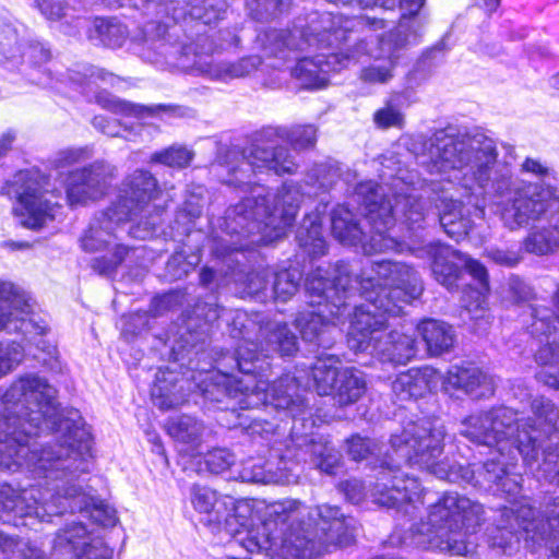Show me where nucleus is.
I'll use <instances>...</instances> for the list:
<instances>
[{"instance_id": "obj_1", "label": "nucleus", "mask_w": 559, "mask_h": 559, "mask_svg": "<svg viewBox=\"0 0 559 559\" xmlns=\"http://www.w3.org/2000/svg\"><path fill=\"white\" fill-rule=\"evenodd\" d=\"M56 394L45 378L26 373L0 399V469L26 471L37 480L22 490L1 484L0 509L40 521L70 510L112 526L115 510L81 485L90 469V428L78 412L61 416Z\"/></svg>"}, {"instance_id": "obj_2", "label": "nucleus", "mask_w": 559, "mask_h": 559, "mask_svg": "<svg viewBox=\"0 0 559 559\" xmlns=\"http://www.w3.org/2000/svg\"><path fill=\"white\" fill-rule=\"evenodd\" d=\"M421 164L432 175L456 182L469 195L496 200L498 215L510 230L528 228L522 249L538 257L559 250V189L549 180L555 171L527 157L521 171L538 181L513 178L510 157L498 158L496 142L480 132L436 131L423 143Z\"/></svg>"}, {"instance_id": "obj_3", "label": "nucleus", "mask_w": 559, "mask_h": 559, "mask_svg": "<svg viewBox=\"0 0 559 559\" xmlns=\"http://www.w3.org/2000/svg\"><path fill=\"white\" fill-rule=\"evenodd\" d=\"M280 139L288 141L296 150L309 148L316 144L317 128L313 124L264 128L248 147L242 151L229 148L212 165L214 175L226 185H253L251 197L227 211L225 225L230 240L222 238L216 241L213 252L218 258L253 246L270 245L283 237L295 221L302 199L297 183L285 182L272 197L274 205L271 206V194L266 188L251 181L255 171L270 170L282 175L296 170L297 165L289 151L277 145Z\"/></svg>"}, {"instance_id": "obj_4", "label": "nucleus", "mask_w": 559, "mask_h": 559, "mask_svg": "<svg viewBox=\"0 0 559 559\" xmlns=\"http://www.w3.org/2000/svg\"><path fill=\"white\" fill-rule=\"evenodd\" d=\"M360 288L366 302L355 306L347 332L349 349L383 362H408L417 353L416 340L388 331V317L400 316L405 305L421 295L424 287L418 273L406 263L377 261L361 271Z\"/></svg>"}, {"instance_id": "obj_5", "label": "nucleus", "mask_w": 559, "mask_h": 559, "mask_svg": "<svg viewBox=\"0 0 559 559\" xmlns=\"http://www.w3.org/2000/svg\"><path fill=\"white\" fill-rule=\"evenodd\" d=\"M354 519L328 503L313 509L285 499L266 507V519L243 542L247 552H265L272 559H314L330 547L354 540Z\"/></svg>"}, {"instance_id": "obj_6", "label": "nucleus", "mask_w": 559, "mask_h": 559, "mask_svg": "<svg viewBox=\"0 0 559 559\" xmlns=\"http://www.w3.org/2000/svg\"><path fill=\"white\" fill-rule=\"evenodd\" d=\"M382 185L369 180L357 185L355 197L366 211L370 225L367 240L355 215L344 205H337L331 214L332 235L346 246L361 245L366 254L386 251H403L400 234L395 230L396 215L401 214L402 225L420 227L424 221L423 200L416 193L413 175L399 169L396 175L382 173Z\"/></svg>"}, {"instance_id": "obj_7", "label": "nucleus", "mask_w": 559, "mask_h": 559, "mask_svg": "<svg viewBox=\"0 0 559 559\" xmlns=\"http://www.w3.org/2000/svg\"><path fill=\"white\" fill-rule=\"evenodd\" d=\"M251 353L252 348L242 346L236 357L223 355L216 362L217 370L206 376L210 382L203 389L205 399L217 403L228 400L240 409L271 405L294 417L301 415L304 400L297 379L285 374L270 386L263 374L269 364L260 356L248 358Z\"/></svg>"}, {"instance_id": "obj_8", "label": "nucleus", "mask_w": 559, "mask_h": 559, "mask_svg": "<svg viewBox=\"0 0 559 559\" xmlns=\"http://www.w3.org/2000/svg\"><path fill=\"white\" fill-rule=\"evenodd\" d=\"M312 310L302 311L295 320L306 342L329 347L333 343L335 320L349 314L348 299L357 292L361 296L360 275H353L346 263L323 269L318 266L308 274L305 283Z\"/></svg>"}, {"instance_id": "obj_9", "label": "nucleus", "mask_w": 559, "mask_h": 559, "mask_svg": "<svg viewBox=\"0 0 559 559\" xmlns=\"http://www.w3.org/2000/svg\"><path fill=\"white\" fill-rule=\"evenodd\" d=\"M144 34L143 57L171 70L227 82L251 74L261 64L258 56L245 57L235 62L215 59L199 41L189 45L179 43L176 31L168 29L160 22L147 23Z\"/></svg>"}, {"instance_id": "obj_10", "label": "nucleus", "mask_w": 559, "mask_h": 559, "mask_svg": "<svg viewBox=\"0 0 559 559\" xmlns=\"http://www.w3.org/2000/svg\"><path fill=\"white\" fill-rule=\"evenodd\" d=\"M383 27L382 19H348L332 12H312L306 19H298L293 29H267L259 34L257 43L266 57L286 60L295 51L338 46L348 41L355 33Z\"/></svg>"}, {"instance_id": "obj_11", "label": "nucleus", "mask_w": 559, "mask_h": 559, "mask_svg": "<svg viewBox=\"0 0 559 559\" xmlns=\"http://www.w3.org/2000/svg\"><path fill=\"white\" fill-rule=\"evenodd\" d=\"M484 514L479 502L457 492H447L431 506L427 521L414 528L412 543L421 548L467 556L474 551L471 536L483 524Z\"/></svg>"}, {"instance_id": "obj_12", "label": "nucleus", "mask_w": 559, "mask_h": 559, "mask_svg": "<svg viewBox=\"0 0 559 559\" xmlns=\"http://www.w3.org/2000/svg\"><path fill=\"white\" fill-rule=\"evenodd\" d=\"M447 430L444 425L437 420H418L407 424L401 431L391 436L390 447L392 454H386L384 460L391 463L393 475L400 474L401 463L427 471L440 479L450 483H461L473 479L471 466L461 464L450 465L440 460ZM405 476L404 478H407Z\"/></svg>"}, {"instance_id": "obj_13", "label": "nucleus", "mask_w": 559, "mask_h": 559, "mask_svg": "<svg viewBox=\"0 0 559 559\" xmlns=\"http://www.w3.org/2000/svg\"><path fill=\"white\" fill-rule=\"evenodd\" d=\"M497 530L501 537H492V545L504 548L510 544L511 535L525 533L536 550L545 548L548 559H559V506L551 509L547 519L535 518L534 509L526 503H513L500 511Z\"/></svg>"}, {"instance_id": "obj_14", "label": "nucleus", "mask_w": 559, "mask_h": 559, "mask_svg": "<svg viewBox=\"0 0 559 559\" xmlns=\"http://www.w3.org/2000/svg\"><path fill=\"white\" fill-rule=\"evenodd\" d=\"M524 436L526 440L522 439V436L519 435L516 445L508 447L504 454L489 457L481 466L471 468L474 475L473 479L462 481L475 487L492 490L496 493H504L508 499L515 498L521 492L522 476L512 473L511 467L515 465L518 454L523 457V461L528 466L538 461L536 438L527 431H524Z\"/></svg>"}, {"instance_id": "obj_15", "label": "nucleus", "mask_w": 559, "mask_h": 559, "mask_svg": "<svg viewBox=\"0 0 559 559\" xmlns=\"http://www.w3.org/2000/svg\"><path fill=\"white\" fill-rule=\"evenodd\" d=\"M526 424H520L516 414L507 407L472 414L461 423L460 433L474 443L490 449V457L504 454L508 447L516 445L519 435L526 440Z\"/></svg>"}, {"instance_id": "obj_16", "label": "nucleus", "mask_w": 559, "mask_h": 559, "mask_svg": "<svg viewBox=\"0 0 559 559\" xmlns=\"http://www.w3.org/2000/svg\"><path fill=\"white\" fill-rule=\"evenodd\" d=\"M424 205V218L426 217V204ZM425 219L421 226H415L409 229L406 227V234L400 235V241L404 245V250L412 252L418 258H429L431 260V270L435 278L448 289H452L461 275L462 266L472 275L474 280H480L485 283L486 267L477 260L472 259L465 253L454 250L448 245L440 242H430L424 247H416L415 241L412 240L413 234L424 227ZM402 253V251H400Z\"/></svg>"}, {"instance_id": "obj_17", "label": "nucleus", "mask_w": 559, "mask_h": 559, "mask_svg": "<svg viewBox=\"0 0 559 559\" xmlns=\"http://www.w3.org/2000/svg\"><path fill=\"white\" fill-rule=\"evenodd\" d=\"M380 468L376 483L370 484L368 490L365 484L356 478L342 483L341 488L346 499L353 503H359L366 497H370L374 503L390 508L413 503L420 499L423 489L416 478H401L393 475L394 471L386 460L381 462Z\"/></svg>"}, {"instance_id": "obj_18", "label": "nucleus", "mask_w": 559, "mask_h": 559, "mask_svg": "<svg viewBox=\"0 0 559 559\" xmlns=\"http://www.w3.org/2000/svg\"><path fill=\"white\" fill-rule=\"evenodd\" d=\"M156 178L144 169H135L123 178L118 188L116 201L111 203L110 213L115 215V222L138 221L148 233L159 224L157 216L150 215L151 202L158 194Z\"/></svg>"}, {"instance_id": "obj_19", "label": "nucleus", "mask_w": 559, "mask_h": 559, "mask_svg": "<svg viewBox=\"0 0 559 559\" xmlns=\"http://www.w3.org/2000/svg\"><path fill=\"white\" fill-rule=\"evenodd\" d=\"M31 311L26 295L11 283L0 282V331L25 332ZM24 346L16 341L0 343V378L12 371L24 358Z\"/></svg>"}, {"instance_id": "obj_20", "label": "nucleus", "mask_w": 559, "mask_h": 559, "mask_svg": "<svg viewBox=\"0 0 559 559\" xmlns=\"http://www.w3.org/2000/svg\"><path fill=\"white\" fill-rule=\"evenodd\" d=\"M400 23L396 28L390 32L386 36L379 39L378 46L374 49L367 50V39H360L353 48L346 50L345 53L358 52V61L361 56L369 53L374 62L364 68L360 72V79L366 83L384 84L393 78V70L399 59V51L406 45L415 43L420 34V31L415 35L412 24L399 32Z\"/></svg>"}, {"instance_id": "obj_21", "label": "nucleus", "mask_w": 559, "mask_h": 559, "mask_svg": "<svg viewBox=\"0 0 559 559\" xmlns=\"http://www.w3.org/2000/svg\"><path fill=\"white\" fill-rule=\"evenodd\" d=\"M16 202L13 213L21 225L31 229H40L53 221L59 209L58 201H52V192L44 190L37 177L21 171L14 180Z\"/></svg>"}, {"instance_id": "obj_22", "label": "nucleus", "mask_w": 559, "mask_h": 559, "mask_svg": "<svg viewBox=\"0 0 559 559\" xmlns=\"http://www.w3.org/2000/svg\"><path fill=\"white\" fill-rule=\"evenodd\" d=\"M190 501L193 509L198 513L205 515L209 523H224L226 528L234 533L235 542L239 543L247 550L243 542L248 539L251 531L259 528V525L248 530L245 537L242 532L233 528L234 523L245 526L247 518L245 512L248 511L247 503L237 501L228 495H219L216 490L199 484H194L190 488Z\"/></svg>"}, {"instance_id": "obj_23", "label": "nucleus", "mask_w": 559, "mask_h": 559, "mask_svg": "<svg viewBox=\"0 0 559 559\" xmlns=\"http://www.w3.org/2000/svg\"><path fill=\"white\" fill-rule=\"evenodd\" d=\"M231 319V336L242 338L236 353L231 355L233 357L237 356L238 349L242 346L252 348V353L247 355L248 358L260 356L263 359L267 358L271 352H278L282 356H292L298 349L297 336L288 330L286 323L267 322L259 328L260 336L263 337L265 344L261 345V350L258 353V344L248 337L249 325H253V323L247 320V314L237 310Z\"/></svg>"}, {"instance_id": "obj_24", "label": "nucleus", "mask_w": 559, "mask_h": 559, "mask_svg": "<svg viewBox=\"0 0 559 559\" xmlns=\"http://www.w3.org/2000/svg\"><path fill=\"white\" fill-rule=\"evenodd\" d=\"M231 319V336L242 338L236 353L231 355L233 357L237 356L238 349L242 346L252 348V353L247 355L248 358L260 356L263 359L267 358L271 352H278L282 356H292L298 349L297 336L288 330L286 323L267 322L259 328L260 336L263 337L265 344L261 345V350L258 353V344L248 337L249 325H253V323L247 320V314L237 310Z\"/></svg>"}, {"instance_id": "obj_25", "label": "nucleus", "mask_w": 559, "mask_h": 559, "mask_svg": "<svg viewBox=\"0 0 559 559\" xmlns=\"http://www.w3.org/2000/svg\"><path fill=\"white\" fill-rule=\"evenodd\" d=\"M117 175V167L104 159L71 171L67 179V198L70 204H85L103 199Z\"/></svg>"}, {"instance_id": "obj_26", "label": "nucleus", "mask_w": 559, "mask_h": 559, "mask_svg": "<svg viewBox=\"0 0 559 559\" xmlns=\"http://www.w3.org/2000/svg\"><path fill=\"white\" fill-rule=\"evenodd\" d=\"M357 62L358 52L318 53L299 59L292 74L302 88H322L326 86L331 72H338Z\"/></svg>"}, {"instance_id": "obj_27", "label": "nucleus", "mask_w": 559, "mask_h": 559, "mask_svg": "<svg viewBox=\"0 0 559 559\" xmlns=\"http://www.w3.org/2000/svg\"><path fill=\"white\" fill-rule=\"evenodd\" d=\"M441 381L445 390H461L475 400L491 396L495 392L493 378L474 366H453Z\"/></svg>"}, {"instance_id": "obj_28", "label": "nucleus", "mask_w": 559, "mask_h": 559, "mask_svg": "<svg viewBox=\"0 0 559 559\" xmlns=\"http://www.w3.org/2000/svg\"><path fill=\"white\" fill-rule=\"evenodd\" d=\"M442 376L431 367L412 368L392 382V391L401 401L416 400L437 389Z\"/></svg>"}, {"instance_id": "obj_29", "label": "nucleus", "mask_w": 559, "mask_h": 559, "mask_svg": "<svg viewBox=\"0 0 559 559\" xmlns=\"http://www.w3.org/2000/svg\"><path fill=\"white\" fill-rule=\"evenodd\" d=\"M183 379L177 372L168 369H158L151 389L154 404L160 409H170L183 404L187 392L183 389Z\"/></svg>"}, {"instance_id": "obj_30", "label": "nucleus", "mask_w": 559, "mask_h": 559, "mask_svg": "<svg viewBox=\"0 0 559 559\" xmlns=\"http://www.w3.org/2000/svg\"><path fill=\"white\" fill-rule=\"evenodd\" d=\"M110 212V207H108L91 222L88 229L81 238V247L84 251H102L114 245V233L124 222L116 223L115 215Z\"/></svg>"}, {"instance_id": "obj_31", "label": "nucleus", "mask_w": 559, "mask_h": 559, "mask_svg": "<svg viewBox=\"0 0 559 559\" xmlns=\"http://www.w3.org/2000/svg\"><path fill=\"white\" fill-rule=\"evenodd\" d=\"M471 210L462 201L442 199L439 212V222L444 233L459 241L464 238L472 228L469 217Z\"/></svg>"}, {"instance_id": "obj_32", "label": "nucleus", "mask_w": 559, "mask_h": 559, "mask_svg": "<svg viewBox=\"0 0 559 559\" xmlns=\"http://www.w3.org/2000/svg\"><path fill=\"white\" fill-rule=\"evenodd\" d=\"M366 392V374L359 369L347 367L341 371L331 395L337 405L347 406L358 402Z\"/></svg>"}, {"instance_id": "obj_33", "label": "nucleus", "mask_w": 559, "mask_h": 559, "mask_svg": "<svg viewBox=\"0 0 559 559\" xmlns=\"http://www.w3.org/2000/svg\"><path fill=\"white\" fill-rule=\"evenodd\" d=\"M418 332L425 341L428 352L433 356L449 352L454 345V331L445 322L433 319L424 320L418 325Z\"/></svg>"}, {"instance_id": "obj_34", "label": "nucleus", "mask_w": 559, "mask_h": 559, "mask_svg": "<svg viewBox=\"0 0 559 559\" xmlns=\"http://www.w3.org/2000/svg\"><path fill=\"white\" fill-rule=\"evenodd\" d=\"M341 360L336 355L322 354L316 358L311 367L314 389L319 395H331L338 382Z\"/></svg>"}, {"instance_id": "obj_35", "label": "nucleus", "mask_w": 559, "mask_h": 559, "mask_svg": "<svg viewBox=\"0 0 559 559\" xmlns=\"http://www.w3.org/2000/svg\"><path fill=\"white\" fill-rule=\"evenodd\" d=\"M166 429L174 440L187 445L191 450L197 449L201 444L205 431L203 423L189 415L170 417L167 420Z\"/></svg>"}, {"instance_id": "obj_36", "label": "nucleus", "mask_w": 559, "mask_h": 559, "mask_svg": "<svg viewBox=\"0 0 559 559\" xmlns=\"http://www.w3.org/2000/svg\"><path fill=\"white\" fill-rule=\"evenodd\" d=\"M299 246L313 258L321 257L326 252V242L322 235L321 212L307 214L302 224L297 230Z\"/></svg>"}, {"instance_id": "obj_37", "label": "nucleus", "mask_w": 559, "mask_h": 559, "mask_svg": "<svg viewBox=\"0 0 559 559\" xmlns=\"http://www.w3.org/2000/svg\"><path fill=\"white\" fill-rule=\"evenodd\" d=\"M362 8H372L380 5L384 9H393L399 5L402 14L400 17L399 32L412 24L413 32L416 35L418 31L423 29L424 21L419 15V11L425 3V0H355Z\"/></svg>"}, {"instance_id": "obj_38", "label": "nucleus", "mask_w": 559, "mask_h": 559, "mask_svg": "<svg viewBox=\"0 0 559 559\" xmlns=\"http://www.w3.org/2000/svg\"><path fill=\"white\" fill-rule=\"evenodd\" d=\"M97 102L103 108L126 118L143 119L176 110L175 107L166 105L143 106L111 95H99Z\"/></svg>"}, {"instance_id": "obj_39", "label": "nucleus", "mask_w": 559, "mask_h": 559, "mask_svg": "<svg viewBox=\"0 0 559 559\" xmlns=\"http://www.w3.org/2000/svg\"><path fill=\"white\" fill-rule=\"evenodd\" d=\"M87 36L91 40L97 41L99 45L118 48L126 41L128 29L116 19L97 17L93 21Z\"/></svg>"}, {"instance_id": "obj_40", "label": "nucleus", "mask_w": 559, "mask_h": 559, "mask_svg": "<svg viewBox=\"0 0 559 559\" xmlns=\"http://www.w3.org/2000/svg\"><path fill=\"white\" fill-rule=\"evenodd\" d=\"M478 287L467 288L463 292L462 305L465 310L471 314V319L476 321L478 329L486 330L489 324V316L487 314V295L489 292L488 273L486 272V280L483 283L476 280Z\"/></svg>"}, {"instance_id": "obj_41", "label": "nucleus", "mask_w": 559, "mask_h": 559, "mask_svg": "<svg viewBox=\"0 0 559 559\" xmlns=\"http://www.w3.org/2000/svg\"><path fill=\"white\" fill-rule=\"evenodd\" d=\"M307 452L310 454V463L325 474H335L341 465V454L326 441H312Z\"/></svg>"}, {"instance_id": "obj_42", "label": "nucleus", "mask_w": 559, "mask_h": 559, "mask_svg": "<svg viewBox=\"0 0 559 559\" xmlns=\"http://www.w3.org/2000/svg\"><path fill=\"white\" fill-rule=\"evenodd\" d=\"M271 277L273 278V298L285 302L296 294L301 281V272L296 267L285 269L280 272L271 270Z\"/></svg>"}, {"instance_id": "obj_43", "label": "nucleus", "mask_w": 559, "mask_h": 559, "mask_svg": "<svg viewBox=\"0 0 559 559\" xmlns=\"http://www.w3.org/2000/svg\"><path fill=\"white\" fill-rule=\"evenodd\" d=\"M532 411L539 424L544 425L543 432L547 435L548 441L552 444L559 440L556 433V423L559 418V412L555 404L543 396L536 397L532 402Z\"/></svg>"}, {"instance_id": "obj_44", "label": "nucleus", "mask_w": 559, "mask_h": 559, "mask_svg": "<svg viewBox=\"0 0 559 559\" xmlns=\"http://www.w3.org/2000/svg\"><path fill=\"white\" fill-rule=\"evenodd\" d=\"M26 29L7 22H0V53L8 60H15L20 56V47Z\"/></svg>"}, {"instance_id": "obj_45", "label": "nucleus", "mask_w": 559, "mask_h": 559, "mask_svg": "<svg viewBox=\"0 0 559 559\" xmlns=\"http://www.w3.org/2000/svg\"><path fill=\"white\" fill-rule=\"evenodd\" d=\"M526 430L536 438L538 455L540 454L542 449V454L544 456L543 463L538 466V473H540L538 477H544L549 483L559 481V453H555V451L551 450L550 444L543 447L542 440L539 439L540 432L536 428L528 426V429L526 428Z\"/></svg>"}, {"instance_id": "obj_46", "label": "nucleus", "mask_w": 559, "mask_h": 559, "mask_svg": "<svg viewBox=\"0 0 559 559\" xmlns=\"http://www.w3.org/2000/svg\"><path fill=\"white\" fill-rule=\"evenodd\" d=\"M526 430L536 438L538 455L540 454L542 449V454L544 456L543 463L538 466V473H540L538 477H544L549 483L559 481V453H555V451L551 450L550 444L543 447L542 440L539 439L540 432L536 428L528 426V429L526 428Z\"/></svg>"}, {"instance_id": "obj_47", "label": "nucleus", "mask_w": 559, "mask_h": 559, "mask_svg": "<svg viewBox=\"0 0 559 559\" xmlns=\"http://www.w3.org/2000/svg\"><path fill=\"white\" fill-rule=\"evenodd\" d=\"M194 157L193 151L182 145H173L152 154L150 162L163 164L174 168H185Z\"/></svg>"}, {"instance_id": "obj_48", "label": "nucleus", "mask_w": 559, "mask_h": 559, "mask_svg": "<svg viewBox=\"0 0 559 559\" xmlns=\"http://www.w3.org/2000/svg\"><path fill=\"white\" fill-rule=\"evenodd\" d=\"M83 73L81 72H72L70 75V80L74 85H78L81 88L83 94H88L93 92L94 86L97 85L98 82H109L112 83L114 75L109 72H106L103 69H97L95 67L88 66L83 67Z\"/></svg>"}, {"instance_id": "obj_49", "label": "nucleus", "mask_w": 559, "mask_h": 559, "mask_svg": "<svg viewBox=\"0 0 559 559\" xmlns=\"http://www.w3.org/2000/svg\"><path fill=\"white\" fill-rule=\"evenodd\" d=\"M290 0H246L249 14L257 21H266L288 8Z\"/></svg>"}, {"instance_id": "obj_50", "label": "nucleus", "mask_w": 559, "mask_h": 559, "mask_svg": "<svg viewBox=\"0 0 559 559\" xmlns=\"http://www.w3.org/2000/svg\"><path fill=\"white\" fill-rule=\"evenodd\" d=\"M346 451L352 460L358 462L376 456L380 449L376 440L355 435L346 440Z\"/></svg>"}, {"instance_id": "obj_51", "label": "nucleus", "mask_w": 559, "mask_h": 559, "mask_svg": "<svg viewBox=\"0 0 559 559\" xmlns=\"http://www.w3.org/2000/svg\"><path fill=\"white\" fill-rule=\"evenodd\" d=\"M102 2L109 8L126 5L143 8L147 13H154L156 15H168L171 10L169 7L170 0H102Z\"/></svg>"}, {"instance_id": "obj_52", "label": "nucleus", "mask_w": 559, "mask_h": 559, "mask_svg": "<svg viewBox=\"0 0 559 559\" xmlns=\"http://www.w3.org/2000/svg\"><path fill=\"white\" fill-rule=\"evenodd\" d=\"M238 478L246 483L270 484L275 481V476L270 471L265 469L263 464L257 463L252 460L243 463L239 471Z\"/></svg>"}, {"instance_id": "obj_53", "label": "nucleus", "mask_w": 559, "mask_h": 559, "mask_svg": "<svg viewBox=\"0 0 559 559\" xmlns=\"http://www.w3.org/2000/svg\"><path fill=\"white\" fill-rule=\"evenodd\" d=\"M234 463L235 456L227 449H213L204 455V464L207 471L213 474H221L227 471Z\"/></svg>"}, {"instance_id": "obj_54", "label": "nucleus", "mask_w": 559, "mask_h": 559, "mask_svg": "<svg viewBox=\"0 0 559 559\" xmlns=\"http://www.w3.org/2000/svg\"><path fill=\"white\" fill-rule=\"evenodd\" d=\"M50 51L38 41H25L23 39L20 47V56L14 61L28 62L29 64H40L48 61Z\"/></svg>"}, {"instance_id": "obj_55", "label": "nucleus", "mask_w": 559, "mask_h": 559, "mask_svg": "<svg viewBox=\"0 0 559 559\" xmlns=\"http://www.w3.org/2000/svg\"><path fill=\"white\" fill-rule=\"evenodd\" d=\"M309 185L326 190L331 188L340 177L338 167L331 164H321L316 166L308 175Z\"/></svg>"}, {"instance_id": "obj_56", "label": "nucleus", "mask_w": 559, "mask_h": 559, "mask_svg": "<svg viewBox=\"0 0 559 559\" xmlns=\"http://www.w3.org/2000/svg\"><path fill=\"white\" fill-rule=\"evenodd\" d=\"M128 254V248L120 245H115V251L111 258L99 257L92 261V269L100 275H110L115 272L117 266L124 260Z\"/></svg>"}, {"instance_id": "obj_57", "label": "nucleus", "mask_w": 559, "mask_h": 559, "mask_svg": "<svg viewBox=\"0 0 559 559\" xmlns=\"http://www.w3.org/2000/svg\"><path fill=\"white\" fill-rule=\"evenodd\" d=\"M92 156L87 147H70L57 153L53 158L56 168H64L73 164L83 162Z\"/></svg>"}, {"instance_id": "obj_58", "label": "nucleus", "mask_w": 559, "mask_h": 559, "mask_svg": "<svg viewBox=\"0 0 559 559\" xmlns=\"http://www.w3.org/2000/svg\"><path fill=\"white\" fill-rule=\"evenodd\" d=\"M271 278V269L265 267L252 271L246 278V290L249 295L259 296L260 293L266 290Z\"/></svg>"}, {"instance_id": "obj_59", "label": "nucleus", "mask_w": 559, "mask_h": 559, "mask_svg": "<svg viewBox=\"0 0 559 559\" xmlns=\"http://www.w3.org/2000/svg\"><path fill=\"white\" fill-rule=\"evenodd\" d=\"M374 122L381 128L402 127L403 115L396 108L386 106L376 111Z\"/></svg>"}, {"instance_id": "obj_60", "label": "nucleus", "mask_w": 559, "mask_h": 559, "mask_svg": "<svg viewBox=\"0 0 559 559\" xmlns=\"http://www.w3.org/2000/svg\"><path fill=\"white\" fill-rule=\"evenodd\" d=\"M38 8L46 19L57 21L69 14L70 8L59 0H39Z\"/></svg>"}, {"instance_id": "obj_61", "label": "nucleus", "mask_w": 559, "mask_h": 559, "mask_svg": "<svg viewBox=\"0 0 559 559\" xmlns=\"http://www.w3.org/2000/svg\"><path fill=\"white\" fill-rule=\"evenodd\" d=\"M204 12H202L201 8L198 4H192L190 14L194 19L202 20L204 24H211L221 19L224 10L222 8L215 9L214 3L215 0H205Z\"/></svg>"}, {"instance_id": "obj_62", "label": "nucleus", "mask_w": 559, "mask_h": 559, "mask_svg": "<svg viewBox=\"0 0 559 559\" xmlns=\"http://www.w3.org/2000/svg\"><path fill=\"white\" fill-rule=\"evenodd\" d=\"M486 257L491 260L493 263L511 267L519 263L520 257L518 253L510 251V250H503L499 248H490L486 250Z\"/></svg>"}, {"instance_id": "obj_63", "label": "nucleus", "mask_w": 559, "mask_h": 559, "mask_svg": "<svg viewBox=\"0 0 559 559\" xmlns=\"http://www.w3.org/2000/svg\"><path fill=\"white\" fill-rule=\"evenodd\" d=\"M93 126L108 136L121 135V126L118 123V121L109 119L105 116L94 117Z\"/></svg>"}, {"instance_id": "obj_64", "label": "nucleus", "mask_w": 559, "mask_h": 559, "mask_svg": "<svg viewBox=\"0 0 559 559\" xmlns=\"http://www.w3.org/2000/svg\"><path fill=\"white\" fill-rule=\"evenodd\" d=\"M198 318H203L206 323H213L222 317V310L216 304H198L194 309Z\"/></svg>"}]
</instances>
